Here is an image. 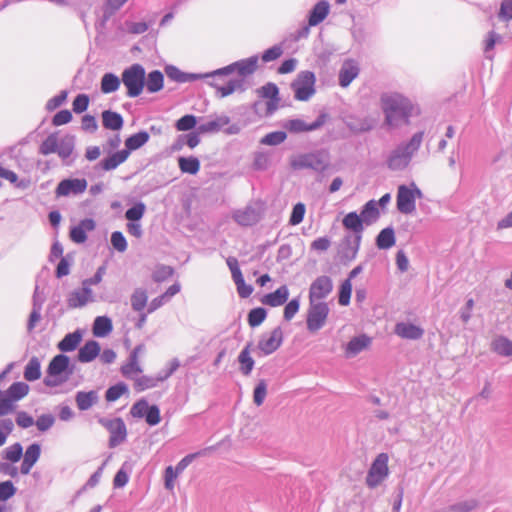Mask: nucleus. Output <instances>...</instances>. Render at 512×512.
<instances>
[{"mask_svg":"<svg viewBox=\"0 0 512 512\" xmlns=\"http://www.w3.org/2000/svg\"><path fill=\"white\" fill-rule=\"evenodd\" d=\"M380 105L384 114V122L391 128L408 124L415 112V106L410 99L397 92L383 93Z\"/></svg>","mask_w":512,"mask_h":512,"instance_id":"nucleus-1","label":"nucleus"},{"mask_svg":"<svg viewBox=\"0 0 512 512\" xmlns=\"http://www.w3.org/2000/svg\"><path fill=\"white\" fill-rule=\"evenodd\" d=\"M423 141V132L415 133L408 142L399 144L388 158L387 166L392 171H402L408 167L413 155L419 150Z\"/></svg>","mask_w":512,"mask_h":512,"instance_id":"nucleus-2","label":"nucleus"},{"mask_svg":"<svg viewBox=\"0 0 512 512\" xmlns=\"http://www.w3.org/2000/svg\"><path fill=\"white\" fill-rule=\"evenodd\" d=\"M73 374L70 367V359L64 354H58L52 358L47 368V376L44 384L48 387H56L68 380Z\"/></svg>","mask_w":512,"mask_h":512,"instance_id":"nucleus-3","label":"nucleus"},{"mask_svg":"<svg viewBox=\"0 0 512 512\" xmlns=\"http://www.w3.org/2000/svg\"><path fill=\"white\" fill-rule=\"evenodd\" d=\"M290 165L295 170L311 169L315 172H324L330 166V155L326 150L304 153L293 157Z\"/></svg>","mask_w":512,"mask_h":512,"instance_id":"nucleus-4","label":"nucleus"},{"mask_svg":"<svg viewBox=\"0 0 512 512\" xmlns=\"http://www.w3.org/2000/svg\"><path fill=\"white\" fill-rule=\"evenodd\" d=\"M122 82L127 88V96H139L145 85V69L140 64H133L122 72Z\"/></svg>","mask_w":512,"mask_h":512,"instance_id":"nucleus-5","label":"nucleus"},{"mask_svg":"<svg viewBox=\"0 0 512 512\" xmlns=\"http://www.w3.org/2000/svg\"><path fill=\"white\" fill-rule=\"evenodd\" d=\"M258 65V57L252 56L247 59H243L240 61H236L224 68L217 69L211 73L205 74L206 77H214V76H220V75H228L232 72H237L240 76L238 79H244L247 76L252 75Z\"/></svg>","mask_w":512,"mask_h":512,"instance_id":"nucleus-6","label":"nucleus"},{"mask_svg":"<svg viewBox=\"0 0 512 512\" xmlns=\"http://www.w3.org/2000/svg\"><path fill=\"white\" fill-rule=\"evenodd\" d=\"M330 309L326 302H309L307 310V329L314 333L326 324Z\"/></svg>","mask_w":512,"mask_h":512,"instance_id":"nucleus-7","label":"nucleus"},{"mask_svg":"<svg viewBox=\"0 0 512 512\" xmlns=\"http://www.w3.org/2000/svg\"><path fill=\"white\" fill-rule=\"evenodd\" d=\"M421 197L422 192L415 184H412L410 187L400 185L397 191V209L402 214H411L416 209V198Z\"/></svg>","mask_w":512,"mask_h":512,"instance_id":"nucleus-8","label":"nucleus"},{"mask_svg":"<svg viewBox=\"0 0 512 512\" xmlns=\"http://www.w3.org/2000/svg\"><path fill=\"white\" fill-rule=\"evenodd\" d=\"M314 84L315 75L313 72H300L291 84L295 98L300 101H307L315 93Z\"/></svg>","mask_w":512,"mask_h":512,"instance_id":"nucleus-9","label":"nucleus"},{"mask_svg":"<svg viewBox=\"0 0 512 512\" xmlns=\"http://www.w3.org/2000/svg\"><path fill=\"white\" fill-rule=\"evenodd\" d=\"M388 476V455L380 453L373 461L367 477L366 484L370 488H376Z\"/></svg>","mask_w":512,"mask_h":512,"instance_id":"nucleus-10","label":"nucleus"},{"mask_svg":"<svg viewBox=\"0 0 512 512\" xmlns=\"http://www.w3.org/2000/svg\"><path fill=\"white\" fill-rule=\"evenodd\" d=\"M99 422L109 431L110 439L109 446L111 448L120 445L125 441L127 436L126 425L121 418L105 419L102 418Z\"/></svg>","mask_w":512,"mask_h":512,"instance_id":"nucleus-11","label":"nucleus"},{"mask_svg":"<svg viewBox=\"0 0 512 512\" xmlns=\"http://www.w3.org/2000/svg\"><path fill=\"white\" fill-rule=\"evenodd\" d=\"M333 290L332 279L328 276L322 275L317 277L310 285L309 288V302H323Z\"/></svg>","mask_w":512,"mask_h":512,"instance_id":"nucleus-12","label":"nucleus"},{"mask_svg":"<svg viewBox=\"0 0 512 512\" xmlns=\"http://www.w3.org/2000/svg\"><path fill=\"white\" fill-rule=\"evenodd\" d=\"M362 236L346 235L339 246V257L343 263L353 261L358 254Z\"/></svg>","mask_w":512,"mask_h":512,"instance_id":"nucleus-13","label":"nucleus"},{"mask_svg":"<svg viewBox=\"0 0 512 512\" xmlns=\"http://www.w3.org/2000/svg\"><path fill=\"white\" fill-rule=\"evenodd\" d=\"M283 332L280 327L274 328L270 334L263 335L258 343V348L264 355L272 354L282 344Z\"/></svg>","mask_w":512,"mask_h":512,"instance_id":"nucleus-14","label":"nucleus"},{"mask_svg":"<svg viewBox=\"0 0 512 512\" xmlns=\"http://www.w3.org/2000/svg\"><path fill=\"white\" fill-rule=\"evenodd\" d=\"M87 188V181L85 179H64L56 188V196H69L78 195L83 193Z\"/></svg>","mask_w":512,"mask_h":512,"instance_id":"nucleus-15","label":"nucleus"},{"mask_svg":"<svg viewBox=\"0 0 512 512\" xmlns=\"http://www.w3.org/2000/svg\"><path fill=\"white\" fill-rule=\"evenodd\" d=\"M95 297L91 288L83 286L79 289L73 290L67 298V305L69 308H81L88 303L94 302Z\"/></svg>","mask_w":512,"mask_h":512,"instance_id":"nucleus-16","label":"nucleus"},{"mask_svg":"<svg viewBox=\"0 0 512 512\" xmlns=\"http://www.w3.org/2000/svg\"><path fill=\"white\" fill-rule=\"evenodd\" d=\"M328 119V115L326 113H320L317 119L311 124H307L303 120L300 119H292L289 120L285 127L295 133L306 132V131H314L322 127Z\"/></svg>","mask_w":512,"mask_h":512,"instance_id":"nucleus-17","label":"nucleus"},{"mask_svg":"<svg viewBox=\"0 0 512 512\" xmlns=\"http://www.w3.org/2000/svg\"><path fill=\"white\" fill-rule=\"evenodd\" d=\"M394 333L402 339L418 340L424 335V329L410 322H398L394 327Z\"/></svg>","mask_w":512,"mask_h":512,"instance_id":"nucleus-18","label":"nucleus"},{"mask_svg":"<svg viewBox=\"0 0 512 512\" xmlns=\"http://www.w3.org/2000/svg\"><path fill=\"white\" fill-rule=\"evenodd\" d=\"M377 120L371 116L347 117L345 124L354 133H364L372 130L376 126Z\"/></svg>","mask_w":512,"mask_h":512,"instance_id":"nucleus-19","label":"nucleus"},{"mask_svg":"<svg viewBox=\"0 0 512 512\" xmlns=\"http://www.w3.org/2000/svg\"><path fill=\"white\" fill-rule=\"evenodd\" d=\"M144 351L145 346L143 344H139L130 353L128 362L121 367V372L125 377L132 378L134 374H139L142 372L138 362V357Z\"/></svg>","mask_w":512,"mask_h":512,"instance_id":"nucleus-20","label":"nucleus"},{"mask_svg":"<svg viewBox=\"0 0 512 512\" xmlns=\"http://www.w3.org/2000/svg\"><path fill=\"white\" fill-rule=\"evenodd\" d=\"M359 67L354 60H346L339 71V84L341 87H348L358 76Z\"/></svg>","mask_w":512,"mask_h":512,"instance_id":"nucleus-21","label":"nucleus"},{"mask_svg":"<svg viewBox=\"0 0 512 512\" xmlns=\"http://www.w3.org/2000/svg\"><path fill=\"white\" fill-rule=\"evenodd\" d=\"M258 94L262 98L268 99L267 111L272 114L278 107L279 103V90L274 83H267L258 90Z\"/></svg>","mask_w":512,"mask_h":512,"instance_id":"nucleus-22","label":"nucleus"},{"mask_svg":"<svg viewBox=\"0 0 512 512\" xmlns=\"http://www.w3.org/2000/svg\"><path fill=\"white\" fill-rule=\"evenodd\" d=\"M289 289L286 285L280 286L276 291L266 294L261 298V303L270 307H278L287 302Z\"/></svg>","mask_w":512,"mask_h":512,"instance_id":"nucleus-23","label":"nucleus"},{"mask_svg":"<svg viewBox=\"0 0 512 512\" xmlns=\"http://www.w3.org/2000/svg\"><path fill=\"white\" fill-rule=\"evenodd\" d=\"M230 123V118L226 115L211 117L209 120L201 123L197 127L198 133H216L220 131L224 126Z\"/></svg>","mask_w":512,"mask_h":512,"instance_id":"nucleus-24","label":"nucleus"},{"mask_svg":"<svg viewBox=\"0 0 512 512\" xmlns=\"http://www.w3.org/2000/svg\"><path fill=\"white\" fill-rule=\"evenodd\" d=\"M233 218L241 226H251L259 221L260 215L257 209L251 206H247L243 209L235 211Z\"/></svg>","mask_w":512,"mask_h":512,"instance_id":"nucleus-25","label":"nucleus"},{"mask_svg":"<svg viewBox=\"0 0 512 512\" xmlns=\"http://www.w3.org/2000/svg\"><path fill=\"white\" fill-rule=\"evenodd\" d=\"M371 344V338L365 334L353 337L345 348L347 358L355 357L363 350L367 349Z\"/></svg>","mask_w":512,"mask_h":512,"instance_id":"nucleus-26","label":"nucleus"},{"mask_svg":"<svg viewBox=\"0 0 512 512\" xmlns=\"http://www.w3.org/2000/svg\"><path fill=\"white\" fill-rule=\"evenodd\" d=\"M100 353V345L97 341H87L78 351L77 359L81 363L93 361Z\"/></svg>","mask_w":512,"mask_h":512,"instance_id":"nucleus-27","label":"nucleus"},{"mask_svg":"<svg viewBox=\"0 0 512 512\" xmlns=\"http://www.w3.org/2000/svg\"><path fill=\"white\" fill-rule=\"evenodd\" d=\"M99 400L98 392L91 390L88 392L78 391L75 395V402L79 410L86 411L94 406Z\"/></svg>","mask_w":512,"mask_h":512,"instance_id":"nucleus-28","label":"nucleus"},{"mask_svg":"<svg viewBox=\"0 0 512 512\" xmlns=\"http://www.w3.org/2000/svg\"><path fill=\"white\" fill-rule=\"evenodd\" d=\"M213 86L217 89L220 97H226L236 91H245L247 88V83L244 79H231L226 85L219 86L217 84H213Z\"/></svg>","mask_w":512,"mask_h":512,"instance_id":"nucleus-29","label":"nucleus"},{"mask_svg":"<svg viewBox=\"0 0 512 512\" xmlns=\"http://www.w3.org/2000/svg\"><path fill=\"white\" fill-rule=\"evenodd\" d=\"M329 3L326 1L318 2L309 14V26H316L321 23L329 14Z\"/></svg>","mask_w":512,"mask_h":512,"instance_id":"nucleus-30","label":"nucleus"},{"mask_svg":"<svg viewBox=\"0 0 512 512\" xmlns=\"http://www.w3.org/2000/svg\"><path fill=\"white\" fill-rule=\"evenodd\" d=\"M363 223L362 217L356 212L348 213L342 220L343 226L346 229L353 231L355 233L354 236H362L364 229Z\"/></svg>","mask_w":512,"mask_h":512,"instance_id":"nucleus-31","label":"nucleus"},{"mask_svg":"<svg viewBox=\"0 0 512 512\" xmlns=\"http://www.w3.org/2000/svg\"><path fill=\"white\" fill-rule=\"evenodd\" d=\"M128 156H129L128 150H121V151H118V152L112 154L111 156L103 159L99 163V165L101 166V168L103 170L110 171V170L117 168L121 163L126 161Z\"/></svg>","mask_w":512,"mask_h":512,"instance_id":"nucleus-32","label":"nucleus"},{"mask_svg":"<svg viewBox=\"0 0 512 512\" xmlns=\"http://www.w3.org/2000/svg\"><path fill=\"white\" fill-rule=\"evenodd\" d=\"M74 147L75 137L73 135L67 134L59 138L58 150L56 153L63 161H66L73 153Z\"/></svg>","mask_w":512,"mask_h":512,"instance_id":"nucleus-33","label":"nucleus"},{"mask_svg":"<svg viewBox=\"0 0 512 512\" xmlns=\"http://www.w3.org/2000/svg\"><path fill=\"white\" fill-rule=\"evenodd\" d=\"M82 340L80 331L67 334L57 345L58 349L62 352H71L77 348Z\"/></svg>","mask_w":512,"mask_h":512,"instance_id":"nucleus-34","label":"nucleus"},{"mask_svg":"<svg viewBox=\"0 0 512 512\" xmlns=\"http://www.w3.org/2000/svg\"><path fill=\"white\" fill-rule=\"evenodd\" d=\"M113 329L112 321L106 316H98L94 320L92 332L96 337H105Z\"/></svg>","mask_w":512,"mask_h":512,"instance_id":"nucleus-35","label":"nucleus"},{"mask_svg":"<svg viewBox=\"0 0 512 512\" xmlns=\"http://www.w3.org/2000/svg\"><path fill=\"white\" fill-rule=\"evenodd\" d=\"M479 506V501L475 498H469L458 501L445 508H442L445 512H472Z\"/></svg>","mask_w":512,"mask_h":512,"instance_id":"nucleus-36","label":"nucleus"},{"mask_svg":"<svg viewBox=\"0 0 512 512\" xmlns=\"http://www.w3.org/2000/svg\"><path fill=\"white\" fill-rule=\"evenodd\" d=\"M102 123L106 129L120 130L123 126V118L117 112L106 110L102 113Z\"/></svg>","mask_w":512,"mask_h":512,"instance_id":"nucleus-37","label":"nucleus"},{"mask_svg":"<svg viewBox=\"0 0 512 512\" xmlns=\"http://www.w3.org/2000/svg\"><path fill=\"white\" fill-rule=\"evenodd\" d=\"M165 72H166V75L168 76V78H170L176 82H179V83H185V82L199 79L201 77H206L205 74L199 75V74L184 73L174 66L166 67Z\"/></svg>","mask_w":512,"mask_h":512,"instance_id":"nucleus-38","label":"nucleus"},{"mask_svg":"<svg viewBox=\"0 0 512 512\" xmlns=\"http://www.w3.org/2000/svg\"><path fill=\"white\" fill-rule=\"evenodd\" d=\"M376 245L379 249H389L395 245V233L392 227L380 231L376 238Z\"/></svg>","mask_w":512,"mask_h":512,"instance_id":"nucleus-39","label":"nucleus"},{"mask_svg":"<svg viewBox=\"0 0 512 512\" xmlns=\"http://www.w3.org/2000/svg\"><path fill=\"white\" fill-rule=\"evenodd\" d=\"M250 346H251V344L246 345V347L240 352V354L238 356V362L240 364V371L245 376L250 375V373L254 367V360L250 356Z\"/></svg>","mask_w":512,"mask_h":512,"instance_id":"nucleus-40","label":"nucleus"},{"mask_svg":"<svg viewBox=\"0 0 512 512\" xmlns=\"http://www.w3.org/2000/svg\"><path fill=\"white\" fill-rule=\"evenodd\" d=\"M379 210L377 208V203L374 200L368 201L362 211L360 216L362 217V220L367 225H370L374 223L379 218Z\"/></svg>","mask_w":512,"mask_h":512,"instance_id":"nucleus-41","label":"nucleus"},{"mask_svg":"<svg viewBox=\"0 0 512 512\" xmlns=\"http://www.w3.org/2000/svg\"><path fill=\"white\" fill-rule=\"evenodd\" d=\"M150 136L146 131H140L136 134L131 135L125 141L126 150L133 151L139 149L149 140Z\"/></svg>","mask_w":512,"mask_h":512,"instance_id":"nucleus-42","label":"nucleus"},{"mask_svg":"<svg viewBox=\"0 0 512 512\" xmlns=\"http://www.w3.org/2000/svg\"><path fill=\"white\" fill-rule=\"evenodd\" d=\"M178 165L183 173L195 175L200 169V162L196 157H180Z\"/></svg>","mask_w":512,"mask_h":512,"instance_id":"nucleus-43","label":"nucleus"},{"mask_svg":"<svg viewBox=\"0 0 512 512\" xmlns=\"http://www.w3.org/2000/svg\"><path fill=\"white\" fill-rule=\"evenodd\" d=\"M41 376V364L37 357H32L24 370V378L27 381L38 380Z\"/></svg>","mask_w":512,"mask_h":512,"instance_id":"nucleus-44","label":"nucleus"},{"mask_svg":"<svg viewBox=\"0 0 512 512\" xmlns=\"http://www.w3.org/2000/svg\"><path fill=\"white\" fill-rule=\"evenodd\" d=\"M163 80H164V77L160 71L154 70V71L150 72L148 74L147 81H146L147 90L150 93H155V92L160 91L163 88Z\"/></svg>","mask_w":512,"mask_h":512,"instance_id":"nucleus-45","label":"nucleus"},{"mask_svg":"<svg viewBox=\"0 0 512 512\" xmlns=\"http://www.w3.org/2000/svg\"><path fill=\"white\" fill-rule=\"evenodd\" d=\"M120 86L119 78L113 73H106L101 79V91L105 94L115 92Z\"/></svg>","mask_w":512,"mask_h":512,"instance_id":"nucleus-46","label":"nucleus"},{"mask_svg":"<svg viewBox=\"0 0 512 512\" xmlns=\"http://www.w3.org/2000/svg\"><path fill=\"white\" fill-rule=\"evenodd\" d=\"M59 138L57 133L50 134L40 145L39 152L42 155L56 153L58 150Z\"/></svg>","mask_w":512,"mask_h":512,"instance_id":"nucleus-47","label":"nucleus"},{"mask_svg":"<svg viewBox=\"0 0 512 512\" xmlns=\"http://www.w3.org/2000/svg\"><path fill=\"white\" fill-rule=\"evenodd\" d=\"M492 349L502 356L512 355V341L505 337H498L492 342Z\"/></svg>","mask_w":512,"mask_h":512,"instance_id":"nucleus-48","label":"nucleus"},{"mask_svg":"<svg viewBox=\"0 0 512 512\" xmlns=\"http://www.w3.org/2000/svg\"><path fill=\"white\" fill-rule=\"evenodd\" d=\"M29 386L24 382H15L7 390V396L14 402L28 394Z\"/></svg>","mask_w":512,"mask_h":512,"instance_id":"nucleus-49","label":"nucleus"},{"mask_svg":"<svg viewBox=\"0 0 512 512\" xmlns=\"http://www.w3.org/2000/svg\"><path fill=\"white\" fill-rule=\"evenodd\" d=\"M147 294L142 288H137L131 296V306L135 311H142L147 304Z\"/></svg>","mask_w":512,"mask_h":512,"instance_id":"nucleus-50","label":"nucleus"},{"mask_svg":"<svg viewBox=\"0 0 512 512\" xmlns=\"http://www.w3.org/2000/svg\"><path fill=\"white\" fill-rule=\"evenodd\" d=\"M159 382H163L159 379V375L157 377L141 376L135 380L134 387L136 391L141 392L156 387Z\"/></svg>","mask_w":512,"mask_h":512,"instance_id":"nucleus-51","label":"nucleus"},{"mask_svg":"<svg viewBox=\"0 0 512 512\" xmlns=\"http://www.w3.org/2000/svg\"><path fill=\"white\" fill-rule=\"evenodd\" d=\"M127 391V385L125 383L120 382L108 388L105 394V398L108 402H113L119 399Z\"/></svg>","mask_w":512,"mask_h":512,"instance_id":"nucleus-52","label":"nucleus"},{"mask_svg":"<svg viewBox=\"0 0 512 512\" xmlns=\"http://www.w3.org/2000/svg\"><path fill=\"white\" fill-rule=\"evenodd\" d=\"M154 23V20H150L149 22H131L126 21L125 27L126 31L130 34L139 35L145 33L150 25Z\"/></svg>","mask_w":512,"mask_h":512,"instance_id":"nucleus-53","label":"nucleus"},{"mask_svg":"<svg viewBox=\"0 0 512 512\" xmlns=\"http://www.w3.org/2000/svg\"><path fill=\"white\" fill-rule=\"evenodd\" d=\"M145 210V204L143 202H138L125 212V217L131 222L139 221L143 217Z\"/></svg>","mask_w":512,"mask_h":512,"instance_id":"nucleus-54","label":"nucleus"},{"mask_svg":"<svg viewBox=\"0 0 512 512\" xmlns=\"http://www.w3.org/2000/svg\"><path fill=\"white\" fill-rule=\"evenodd\" d=\"M266 316L267 312L264 308H254L248 314V323L251 327H257L266 319Z\"/></svg>","mask_w":512,"mask_h":512,"instance_id":"nucleus-55","label":"nucleus"},{"mask_svg":"<svg viewBox=\"0 0 512 512\" xmlns=\"http://www.w3.org/2000/svg\"><path fill=\"white\" fill-rule=\"evenodd\" d=\"M197 124V118L194 115H184L176 121L175 128L178 131H188L193 129Z\"/></svg>","mask_w":512,"mask_h":512,"instance_id":"nucleus-56","label":"nucleus"},{"mask_svg":"<svg viewBox=\"0 0 512 512\" xmlns=\"http://www.w3.org/2000/svg\"><path fill=\"white\" fill-rule=\"evenodd\" d=\"M267 395V383L265 380H260L256 387L254 388L253 392V402L260 406L263 404L265 398Z\"/></svg>","mask_w":512,"mask_h":512,"instance_id":"nucleus-57","label":"nucleus"},{"mask_svg":"<svg viewBox=\"0 0 512 512\" xmlns=\"http://www.w3.org/2000/svg\"><path fill=\"white\" fill-rule=\"evenodd\" d=\"M352 284L349 279L343 281L339 291V304L347 306L350 303Z\"/></svg>","mask_w":512,"mask_h":512,"instance_id":"nucleus-58","label":"nucleus"},{"mask_svg":"<svg viewBox=\"0 0 512 512\" xmlns=\"http://www.w3.org/2000/svg\"><path fill=\"white\" fill-rule=\"evenodd\" d=\"M285 139H286V133L285 132H283V131H275V132H271V133L265 135L262 138L261 143L265 144V145L274 146V145L281 144L282 142H284Z\"/></svg>","mask_w":512,"mask_h":512,"instance_id":"nucleus-59","label":"nucleus"},{"mask_svg":"<svg viewBox=\"0 0 512 512\" xmlns=\"http://www.w3.org/2000/svg\"><path fill=\"white\" fill-rule=\"evenodd\" d=\"M23 453V449L20 443H15L4 450V458L11 461L17 462L20 460Z\"/></svg>","mask_w":512,"mask_h":512,"instance_id":"nucleus-60","label":"nucleus"},{"mask_svg":"<svg viewBox=\"0 0 512 512\" xmlns=\"http://www.w3.org/2000/svg\"><path fill=\"white\" fill-rule=\"evenodd\" d=\"M40 453H41L40 445L37 443L31 444L26 449L23 460L30 463V465H34L38 461V459L40 457Z\"/></svg>","mask_w":512,"mask_h":512,"instance_id":"nucleus-61","label":"nucleus"},{"mask_svg":"<svg viewBox=\"0 0 512 512\" xmlns=\"http://www.w3.org/2000/svg\"><path fill=\"white\" fill-rule=\"evenodd\" d=\"M111 244L118 252H124L127 249V241L120 231L111 234Z\"/></svg>","mask_w":512,"mask_h":512,"instance_id":"nucleus-62","label":"nucleus"},{"mask_svg":"<svg viewBox=\"0 0 512 512\" xmlns=\"http://www.w3.org/2000/svg\"><path fill=\"white\" fill-rule=\"evenodd\" d=\"M300 308V300L299 298H294L289 301L284 308V319L286 321H290L299 311Z\"/></svg>","mask_w":512,"mask_h":512,"instance_id":"nucleus-63","label":"nucleus"},{"mask_svg":"<svg viewBox=\"0 0 512 512\" xmlns=\"http://www.w3.org/2000/svg\"><path fill=\"white\" fill-rule=\"evenodd\" d=\"M173 274V269L170 266H159L153 272L152 278L155 282H163Z\"/></svg>","mask_w":512,"mask_h":512,"instance_id":"nucleus-64","label":"nucleus"}]
</instances>
